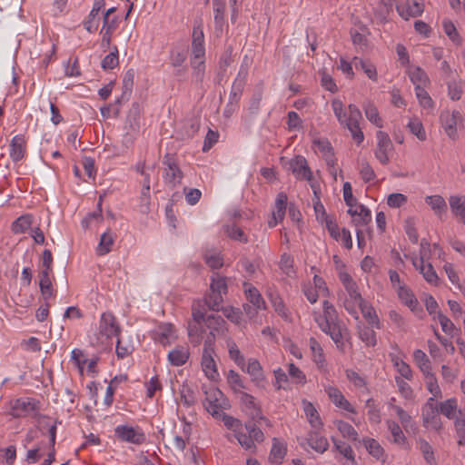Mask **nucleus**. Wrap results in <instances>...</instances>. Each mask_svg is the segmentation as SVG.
<instances>
[{"mask_svg": "<svg viewBox=\"0 0 465 465\" xmlns=\"http://www.w3.org/2000/svg\"><path fill=\"white\" fill-rule=\"evenodd\" d=\"M313 318L319 328L331 338L340 351L344 349V339L348 336L347 328L341 324L338 313L329 301L322 302V313L314 312Z\"/></svg>", "mask_w": 465, "mask_h": 465, "instance_id": "obj_1", "label": "nucleus"}, {"mask_svg": "<svg viewBox=\"0 0 465 465\" xmlns=\"http://www.w3.org/2000/svg\"><path fill=\"white\" fill-rule=\"evenodd\" d=\"M331 108L339 124L350 131L357 144H361L364 140V134L360 127L362 115L357 105L351 104L348 109H345L341 100L334 99L331 102Z\"/></svg>", "mask_w": 465, "mask_h": 465, "instance_id": "obj_2", "label": "nucleus"}, {"mask_svg": "<svg viewBox=\"0 0 465 465\" xmlns=\"http://www.w3.org/2000/svg\"><path fill=\"white\" fill-rule=\"evenodd\" d=\"M339 279L345 289L344 298L342 299L343 306L351 316L358 319V308L364 302L359 292L358 285L346 272H341L339 273Z\"/></svg>", "mask_w": 465, "mask_h": 465, "instance_id": "obj_3", "label": "nucleus"}, {"mask_svg": "<svg viewBox=\"0 0 465 465\" xmlns=\"http://www.w3.org/2000/svg\"><path fill=\"white\" fill-rule=\"evenodd\" d=\"M205 410L214 418L220 419L224 410L230 407L229 401L217 388H209L203 401Z\"/></svg>", "mask_w": 465, "mask_h": 465, "instance_id": "obj_4", "label": "nucleus"}, {"mask_svg": "<svg viewBox=\"0 0 465 465\" xmlns=\"http://www.w3.org/2000/svg\"><path fill=\"white\" fill-rule=\"evenodd\" d=\"M242 288L248 302L243 304V311L250 319H252L259 311L266 309V303L259 290L252 283L244 282Z\"/></svg>", "mask_w": 465, "mask_h": 465, "instance_id": "obj_5", "label": "nucleus"}, {"mask_svg": "<svg viewBox=\"0 0 465 465\" xmlns=\"http://www.w3.org/2000/svg\"><path fill=\"white\" fill-rule=\"evenodd\" d=\"M98 330V339L102 342L109 341L114 337L118 338L121 333V326L115 316L110 312L102 313Z\"/></svg>", "mask_w": 465, "mask_h": 465, "instance_id": "obj_6", "label": "nucleus"}, {"mask_svg": "<svg viewBox=\"0 0 465 465\" xmlns=\"http://www.w3.org/2000/svg\"><path fill=\"white\" fill-rule=\"evenodd\" d=\"M163 163L164 165L163 178L164 183L171 189H174L179 186L183 178V173L180 169L175 158L166 153L163 156Z\"/></svg>", "mask_w": 465, "mask_h": 465, "instance_id": "obj_7", "label": "nucleus"}, {"mask_svg": "<svg viewBox=\"0 0 465 465\" xmlns=\"http://www.w3.org/2000/svg\"><path fill=\"white\" fill-rule=\"evenodd\" d=\"M38 401L34 398H19L10 402V414L15 418L28 417L36 414Z\"/></svg>", "mask_w": 465, "mask_h": 465, "instance_id": "obj_8", "label": "nucleus"}, {"mask_svg": "<svg viewBox=\"0 0 465 465\" xmlns=\"http://www.w3.org/2000/svg\"><path fill=\"white\" fill-rule=\"evenodd\" d=\"M377 145L374 150L375 158L383 165L390 163L391 155L393 153L394 145L389 134L383 131L376 133Z\"/></svg>", "mask_w": 465, "mask_h": 465, "instance_id": "obj_9", "label": "nucleus"}, {"mask_svg": "<svg viewBox=\"0 0 465 465\" xmlns=\"http://www.w3.org/2000/svg\"><path fill=\"white\" fill-rule=\"evenodd\" d=\"M205 46H204V34H203V22L202 19L196 20L193 25L192 34V57L191 58H204Z\"/></svg>", "mask_w": 465, "mask_h": 465, "instance_id": "obj_10", "label": "nucleus"}, {"mask_svg": "<svg viewBox=\"0 0 465 465\" xmlns=\"http://www.w3.org/2000/svg\"><path fill=\"white\" fill-rule=\"evenodd\" d=\"M439 410L434 405V398H430L422 408V423L427 429L440 430L441 429V420L438 414Z\"/></svg>", "mask_w": 465, "mask_h": 465, "instance_id": "obj_11", "label": "nucleus"}, {"mask_svg": "<svg viewBox=\"0 0 465 465\" xmlns=\"http://www.w3.org/2000/svg\"><path fill=\"white\" fill-rule=\"evenodd\" d=\"M462 119V116L459 111H443L440 114V120L444 132L448 137L451 140L458 138L457 124L458 122Z\"/></svg>", "mask_w": 465, "mask_h": 465, "instance_id": "obj_12", "label": "nucleus"}, {"mask_svg": "<svg viewBox=\"0 0 465 465\" xmlns=\"http://www.w3.org/2000/svg\"><path fill=\"white\" fill-rule=\"evenodd\" d=\"M115 435L123 441L142 444L145 441V435L139 427L119 425L115 428Z\"/></svg>", "mask_w": 465, "mask_h": 465, "instance_id": "obj_13", "label": "nucleus"}, {"mask_svg": "<svg viewBox=\"0 0 465 465\" xmlns=\"http://www.w3.org/2000/svg\"><path fill=\"white\" fill-rule=\"evenodd\" d=\"M411 261L412 265L422 275L427 283L432 286H439L440 283V277L438 276L434 267L430 262L418 261L417 256H411Z\"/></svg>", "mask_w": 465, "mask_h": 465, "instance_id": "obj_14", "label": "nucleus"}, {"mask_svg": "<svg viewBox=\"0 0 465 465\" xmlns=\"http://www.w3.org/2000/svg\"><path fill=\"white\" fill-rule=\"evenodd\" d=\"M290 169L296 179L306 180L312 183V172L308 165L307 160L301 155L295 156L290 162Z\"/></svg>", "mask_w": 465, "mask_h": 465, "instance_id": "obj_15", "label": "nucleus"}, {"mask_svg": "<svg viewBox=\"0 0 465 465\" xmlns=\"http://www.w3.org/2000/svg\"><path fill=\"white\" fill-rule=\"evenodd\" d=\"M399 15L405 20L410 17H416L423 13L424 5L422 2L417 0H407L404 4L396 6Z\"/></svg>", "mask_w": 465, "mask_h": 465, "instance_id": "obj_16", "label": "nucleus"}, {"mask_svg": "<svg viewBox=\"0 0 465 465\" xmlns=\"http://www.w3.org/2000/svg\"><path fill=\"white\" fill-rule=\"evenodd\" d=\"M288 197L284 193H279L277 194L274 209L272 211V217L268 222V225L270 228H273L277 225L279 222H282L285 216L286 206H287Z\"/></svg>", "mask_w": 465, "mask_h": 465, "instance_id": "obj_17", "label": "nucleus"}, {"mask_svg": "<svg viewBox=\"0 0 465 465\" xmlns=\"http://www.w3.org/2000/svg\"><path fill=\"white\" fill-rule=\"evenodd\" d=\"M246 371L253 383L257 386H263L265 377L261 363L253 358L248 360L247 363L244 362V371Z\"/></svg>", "mask_w": 465, "mask_h": 465, "instance_id": "obj_18", "label": "nucleus"}, {"mask_svg": "<svg viewBox=\"0 0 465 465\" xmlns=\"http://www.w3.org/2000/svg\"><path fill=\"white\" fill-rule=\"evenodd\" d=\"M153 339L163 345H168L176 339L174 327L171 323H162L153 332Z\"/></svg>", "mask_w": 465, "mask_h": 465, "instance_id": "obj_19", "label": "nucleus"}, {"mask_svg": "<svg viewBox=\"0 0 465 465\" xmlns=\"http://www.w3.org/2000/svg\"><path fill=\"white\" fill-rule=\"evenodd\" d=\"M239 400L242 410L252 419L262 418V412L259 405L256 403L253 396L247 392H241Z\"/></svg>", "mask_w": 465, "mask_h": 465, "instance_id": "obj_20", "label": "nucleus"}, {"mask_svg": "<svg viewBox=\"0 0 465 465\" xmlns=\"http://www.w3.org/2000/svg\"><path fill=\"white\" fill-rule=\"evenodd\" d=\"M348 213L352 217V222L357 227L365 226L371 221V211L363 204L349 208Z\"/></svg>", "mask_w": 465, "mask_h": 465, "instance_id": "obj_21", "label": "nucleus"}, {"mask_svg": "<svg viewBox=\"0 0 465 465\" xmlns=\"http://www.w3.org/2000/svg\"><path fill=\"white\" fill-rule=\"evenodd\" d=\"M302 409L312 430H322L323 422L315 406L309 401H302Z\"/></svg>", "mask_w": 465, "mask_h": 465, "instance_id": "obj_22", "label": "nucleus"}, {"mask_svg": "<svg viewBox=\"0 0 465 465\" xmlns=\"http://www.w3.org/2000/svg\"><path fill=\"white\" fill-rule=\"evenodd\" d=\"M267 296L275 311V312L285 321H291V315L282 298L276 291L271 288L267 290Z\"/></svg>", "mask_w": 465, "mask_h": 465, "instance_id": "obj_23", "label": "nucleus"}, {"mask_svg": "<svg viewBox=\"0 0 465 465\" xmlns=\"http://www.w3.org/2000/svg\"><path fill=\"white\" fill-rule=\"evenodd\" d=\"M322 430H312L306 438L309 446L319 453L325 452L329 448L328 440L321 435Z\"/></svg>", "mask_w": 465, "mask_h": 465, "instance_id": "obj_24", "label": "nucleus"}, {"mask_svg": "<svg viewBox=\"0 0 465 465\" xmlns=\"http://www.w3.org/2000/svg\"><path fill=\"white\" fill-rule=\"evenodd\" d=\"M214 356L215 354L203 353L201 360V367L204 375L212 381H216L220 376Z\"/></svg>", "mask_w": 465, "mask_h": 465, "instance_id": "obj_25", "label": "nucleus"}, {"mask_svg": "<svg viewBox=\"0 0 465 465\" xmlns=\"http://www.w3.org/2000/svg\"><path fill=\"white\" fill-rule=\"evenodd\" d=\"M26 152V142L23 135L18 134L13 137L10 143L9 155L14 162L22 160Z\"/></svg>", "mask_w": 465, "mask_h": 465, "instance_id": "obj_26", "label": "nucleus"}, {"mask_svg": "<svg viewBox=\"0 0 465 465\" xmlns=\"http://www.w3.org/2000/svg\"><path fill=\"white\" fill-rule=\"evenodd\" d=\"M190 357L189 347L186 345H179L173 348L168 353V361L173 366H182L186 363Z\"/></svg>", "mask_w": 465, "mask_h": 465, "instance_id": "obj_27", "label": "nucleus"}, {"mask_svg": "<svg viewBox=\"0 0 465 465\" xmlns=\"http://www.w3.org/2000/svg\"><path fill=\"white\" fill-rule=\"evenodd\" d=\"M105 5L104 0H94L93 8L88 15L87 20L84 22V26L89 32L93 33L97 30L99 22L97 16L102 8Z\"/></svg>", "mask_w": 465, "mask_h": 465, "instance_id": "obj_28", "label": "nucleus"}, {"mask_svg": "<svg viewBox=\"0 0 465 465\" xmlns=\"http://www.w3.org/2000/svg\"><path fill=\"white\" fill-rule=\"evenodd\" d=\"M313 148L315 152L322 153L328 165L333 166L335 164L334 153L332 147L327 140H314Z\"/></svg>", "mask_w": 465, "mask_h": 465, "instance_id": "obj_29", "label": "nucleus"}, {"mask_svg": "<svg viewBox=\"0 0 465 465\" xmlns=\"http://www.w3.org/2000/svg\"><path fill=\"white\" fill-rule=\"evenodd\" d=\"M400 301L412 312H415L418 308L419 302L415 297L412 291L407 286H401L396 291Z\"/></svg>", "mask_w": 465, "mask_h": 465, "instance_id": "obj_30", "label": "nucleus"}, {"mask_svg": "<svg viewBox=\"0 0 465 465\" xmlns=\"http://www.w3.org/2000/svg\"><path fill=\"white\" fill-rule=\"evenodd\" d=\"M386 425L391 435V441L401 447L405 446L407 444V438L404 435L400 424L395 420H387Z\"/></svg>", "mask_w": 465, "mask_h": 465, "instance_id": "obj_31", "label": "nucleus"}, {"mask_svg": "<svg viewBox=\"0 0 465 465\" xmlns=\"http://www.w3.org/2000/svg\"><path fill=\"white\" fill-rule=\"evenodd\" d=\"M212 296L213 298L214 305H218L222 301V293H224L227 290L226 280L223 277L215 275L212 277L211 282Z\"/></svg>", "mask_w": 465, "mask_h": 465, "instance_id": "obj_32", "label": "nucleus"}, {"mask_svg": "<svg viewBox=\"0 0 465 465\" xmlns=\"http://www.w3.org/2000/svg\"><path fill=\"white\" fill-rule=\"evenodd\" d=\"M362 109L364 111L366 118L376 127L382 128L383 127V120L380 116L378 108L376 105L371 102L367 101L362 104Z\"/></svg>", "mask_w": 465, "mask_h": 465, "instance_id": "obj_33", "label": "nucleus"}, {"mask_svg": "<svg viewBox=\"0 0 465 465\" xmlns=\"http://www.w3.org/2000/svg\"><path fill=\"white\" fill-rule=\"evenodd\" d=\"M117 26V19L116 18H107L104 17V25L101 30L102 34V46L108 47L111 44V37Z\"/></svg>", "mask_w": 465, "mask_h": 465, "instance_id": "obj_34", "label": "nucleus"}, {"mask_svg": "<svg viewBox=\"0 0 465 465\" xmlns=\"http://www.w3.org/2000/svg\"><path fill=\"white\" fill-rule=\"evenodd\" d=\"M309 343L312 353L313 362L317 365L318 369L325 370V357L321 344L315 338H311Z\"/></svg>", "mask_w": 465, "mask_h": 465, "instance_id": "obj_35", "label": "nucleus"}, {"mask_svg": "<svg viewBox=\"0 0 465 465\" xmlns=\"http://www.w3.org/2000/svg\"><path fill=\"white\" fill-rule=\"evenodd\" d=\"M425 202L433 210L435 214L441 218L447 211V203L440 195H430L425 198Z\"/></svg>", "mask_w": 465, "mask_h": 465, "instance_id": "obj_36", "label": "nucleus"}, {"mask_svg": "<svg viewBox=\"0 0 465 465\" xmlns=\"http://www.w3.org/2000/svg\"><path fill=\"white\" fill-rule=\"evenodd\" d=\"M413 361L422 374H430V371H432L431 362L423 351L420 349L415 350L413 351Z\"/></svg>", "mask_w": 465, "mask_h": 465, "instance_id": "obj_37", "label": "nucleus"}, {"mask_svg": "<svg viewBox=\"0 0 465 465\" xmlns=\"http://www.w3.org/2000/svg\"><path fill=\"white\" fill-rule=\"evenodd\" d=\"M114 242V235L110 231L104 232L101 235L99 243L96 248V253L100 256L107 254Z\"/></svg>", "mask_w": 465, "mask_h": 465, "instance_id": "obj_38", "label": "nucleus"}, {"mask_svg": "<svg viewBox=\"0 0 465 465\" xmlns=\"http://www.w3.org/2000/svg\"><path fill=\"white\" fill-rule=\"evenodd\" d=\"M51 272H52L42 271L39 275L40 291L45 300L50 299L54 294L52 282L50 279Z\"/></svg>", "mask_w": 465, "mask_h": 465, "instance_id": "obj_39", "label": "nucleus"}, {"mask_svg": "<svg viewBox=\"0 0 465 465\" xmlns=\"http://www.w3.org/2000/svg\"><path fill=\"white\" fill-rule=\"evenodd\" d=\"M363 445L370 455L377 460H383L385 453L384 449L381 445L375 440L371 438H367L363 440Z\"/></svg>", "mask_w": 465, "mask_h": 465, "instance_id": "obj_40", "label": "nucleus"}, {"mask_svg": "<svg viewBox=\"0 0 465 465\" xmlns=\"http://www.w3.org/2000/svg\"><path fill=\"white\" fill-rule=\"evenodd\" d=\"M225 234L232 240L242 243L248 242L246 233L235 223L226 224L223 226Z\"/></svg>", "mask_w": 465, "mask_h": 465, "instance_id": "obj_41", "label": "nucleus"}, {"mask_svg": "<svg viewBox=\"0 0 465 465\" xmlns=\"http://www.w3.org/2000/svg\"><path fill=\"white\" fill-rule=\"evenodd\" d=\"M333 423L343 438L352 441H356L358 440V432L350 423L341 420H334Z\"/></svg>", "mask_w": 465, "mask_h": 465, "instance_id": "obj_42", "label": "nucleus"}, {"mask_svg": "<svg viewBox=\"0 0 465 465\" xmlns=\"http://www.w3.org/2000/svg\"><path fill=\"white\" fill-rule=\"evenodd\" d=\"M358 309L361 310L364 319L368 322V323L376 329H381V322L375 312V310L363 302Z\"/></svg>", "mask_w": 465, "mask_h": 465, "instance_id": "obj_43", "label": "nucleus"}, {"mask_svg": "<svg viewBox=\"0 0 465 465\" xmlns=\"http://www.w3.org/2000/svg\"><path fill=\"white\" fill-rule=\"evenodd\" d=\"M409 75L415 87L422 88L430 83V79L427 74L420 67H414L411 69Z\"/></svg>", "mask_w": 465, "mask_h": 465, "instance_id": "obj_44", "label": "nucleus"}, {"mask_svg": "<svg viewBox=\"0 0 465 465\" xmlns=\"http://www.w3.org/2000/svg\"><path fill=\"white\" fill-rule=\"evenodd\" d=\"M353 64L356 68H361L364 71L366 75L372 81H377V70L373 64L369 61L360 59L358 57L353 58Z\"/></svg>", "mask_w": 465, "mask_h": 465, "instance_id": "obj_45", "label": "nucleus"}, {"mask_svg": "<svg viewBox=\"0 0 465 465\" xmlns=\"http://www.w3.org/2000/svg\"><path fill=\"white\" fill-rule=\"evenodd\" d=\"M227 347L229 351V356L231 360H232L237 366H239L242 371H244V356L240 351L236 343L230 340L227 341Z\"/></svg>", "mask_w": 465, "mask_h": 465, "instance_id": "obj_46", "label": "nucleus"}, {"mask_svg": "<svg viewBox=\"0 0 465 465\" xmlns=\"http://www.w3.org/2000/svg\"><path fill=\"white\" fill-rule=\"evenodd\" d=\"M204 261L212 269H219L223 265L221 252L217 250H207L204 253Z\"/></svg>", "mask_w": 465, "mask_h": 465, "instance_id": "obj_47", "label": "nucleus"}, {"mask_svg": "<svg viewBox=\"0 0 465 465\" xmlns=\"http://www.w3.org/2000/svg\"><path fill=\"white\" fill-rule=\"evenodd\" d=\"M457 400L454 398L449 399L440 403L439 411L446 416L448 419H454L458 414Z\"/></svg>", "mask_w": 465, "mask_h": 465, "instance_id": "obj_48", "label": "nucleus"}, {"mask_svg": "<svg viewBox=\"0 0 465 465\" xmlns=\"http://www.w3.org/2000/svg\"><path fill=\"white\" fill-rule=\"evenodd\" d=\"M227 381L235 393L239 395L241 392H243L242 390L245 388V385L238 372L230 370L227 373Z\"/></svg>", "mask_w": 465, "mask_h": 465, "instance_id": "obj_49", "label": "nucleus"}, {"mask_svg": "<svg viewBox=\"0 0 465 465\" xmlns=\"http://www.w3.org/2000/svg\"><path fill=\"white\" fill-rule=\"evenodd\" d=\"M285 454L286 448L284 447V445L274 439L269 457L271 462L275 464H281Z\"/></svg>", "mask_w": 465, "mask_h": 465, "instance_id": "obj_50", "label": "nucleus"}, {"mask_svg": "<svg viewBox=\"0 0 465 465\" xmlns=\"http://www.w3.org/2000/svg\"><path fill=\"white\" fill-rule=\"evenodd\" d=\"M32 224V216L29 214L18 217L12 223V231L14 233H24Z\"/></svg>", "mask_w": 465, "mask_h": 465, "instance_id": "obj_51", "label": "nucleus"}, {"mask_svg": "<svg viewBox=\"0 0 465 465\" xmlns=\"http://www.w3.org/2000/svg\"><path fill=\"white\" fill-rule=\"evenodd\" d=\"M425 378L426 387L428 391L432 394L431 398H439L441 396V391L438 384L437 378L435 374L431 371H430V374H423Z\"/></svg>", "mask_w": 465, "mask_h": 465, "instance_id": "obj_52", "label": "nucleus"}, {"mask_svg": "<svg viewBox=\"0 0 465 465\" xmlns=\"http://www.w3.org/2000/svg\"><path fill=\"white\" fill-rule=\"evenodd\" d=\"M331 440L336 450H338L347 460L354 461V452L352 448L349 444L341 440H337L334 437L331 438Z\"/></svg>", "mask_w": 465, "mask_h": 465, "instance_id": "obj_53", "label": "nucleus"}, {"mask_svg": "<svg viewBox=\"0 0 465 465\" xmlns=\"http://www.w3.org/2000/svg\"><path fill=\"white\" fill-rule=\"evenodd\" d=\"M407 126L411 132V134H413L420 141L426 140V132L420 119L416 117L410 119Z\"/></svg>", "mask_w": 465, "mask_h": 465, "instance_id": "obj_54", "label": "nucleus"}, {"mask_svg": "<svg viewBox=\"0 0 465 465\" xmlns=\"http://www.w3.org/2000/svg\"><path fill=\"white\" fill-rule=\"evenodd\" d=\"M449 202L452 213L463 218L465 216V196H450Z\"/></svg>", "mask_w": 465, "mask_h": 465, "instance_id": "obj_55", "label": "nucleus"}, {"mask_svg": "<svg viewBox=\"0 0 465 465\" xmlns=\"http://www.w3.org/2000/svg\"><path fill=\"white\" fill-rule=\"evenodd\" d=\"M359 173L364 183H371L376 178L373 168L366 160H362L359 163Z\"/></svg>", "mask_w": 465, "mask_h": 465, "instance_id": "obj_56", "label": "nucleus"}, {"mask_svg": "<svg viewBox=\"0 0 465 465\" xmlns=\"http://www.w3.org/2000/svg\"><path fill=\"white\" fill-rule=\"evenodd\" d=\"M372 328L373 327L371 328V327L363 326L359 329L360 339L367 346H370V347H373L377 343L376 333Z\"/></svg>", "mask_w": 465, "mask_h": 465, "instance_id": "obj_57", "label": "nucleus"}, {"mask_svg": "<svg viewBox=\"0 0 465 465\" xmlns=\"http://www.w3.org/2000/svg\"><path fill=\"white\" fill-rule=\"evenodd\" d=\"M419 449L423 455V458L429 464L435 463L434 451L431 445L424 439L418 440Z\"/></svg>", "mask_w": 465, "mask_h": 465, "instance_id": "obj_58", "label": "nucleus"}, {"mask_svg": "<svg viewBox=\"0 0 465 465\" xmlns=\"http://www.w3.org/2000/svg\"><path fill=\"white\" fill-rule=\"evenodd\" d=\"M280 269L288 277H293L295 275V270L293 267V259L291 255L283 253L281 256L279 262Z\"/></svg>", "mask_w": 465, "mask_h": 465, "instance_id": "obj_59", "label": "nucleus"}, {"mask_svg": "<svg viewBox=\"0 0 465 465\" xmlns=\"http://www.w3.org/2000/svg\"><path fill=\"white\" fill-rule=\"evenodd\" d=\"M119 64L118 49L116 46L103 59L101 65L104 70H112Z\"/></svg>", "mask_w": 465, "mask_h": 465, "instance_id": "obj_60", "label": "nucleus"}, {"mask_svg": "<svg viewBox=\"0 0 465 465\" xmlns=\"http://www.w3.org/2000/svg\"><path fill=\"white\" fill-rule=\"evenodd\" d=\"M415 94L419 101V104H420L421 107H423L424 109L433 108L434 102L432 101L428 92L425 90V87H415Z\"/></svg>", "mask_w": 465, "mask_h": 465, "instance_id": "obj_61", "label": "nucleus"}, {"mask_svg": "<svg viewBox=\"0 0 465 465\" xmlns=\"http://www.w3.org/2000/svg\"><path fill=\"white\" fill-rule=\"evenodd\" d=\"M191 66L193 68V74L196 81L202 82L205 73L204 58H191Z\"/></svg>", "mask_w": 465, "mask_h": 465, "instance_id": "obj_62", "label": "nucleus"}, {"mask_svg": "<svg viewBox=\"0 0 465 465\" xmlns=\"http://www.w3.org/2000/svg\"><path fill=\"white\" fill-rule=\"evenodd\" d=\"M391 408L396 412L402 427L407 430L408 428L411 427L413 422L411 415L405 411L401 406L391 404Z\"/></svg>", "mask_w": 465, "mask_h": 465, "instance_id": "obj_63", "label": "nucleus"}, {"mask_svg": "<svg viewBox=\"0 0 465 465\" xmlns=\"http://www.w3.org/2000/svg\"><path fill=\"white\" fill-rule=\"evenodd\" d=\"M444 33L456 45L461 44V38L456 29V26L451 21H444L442 24Z\"/></svg>", "mask_w": 465, "mask_h": 465, "instance_id": "obj_64", "label": "nucleus"}]
</instances>
